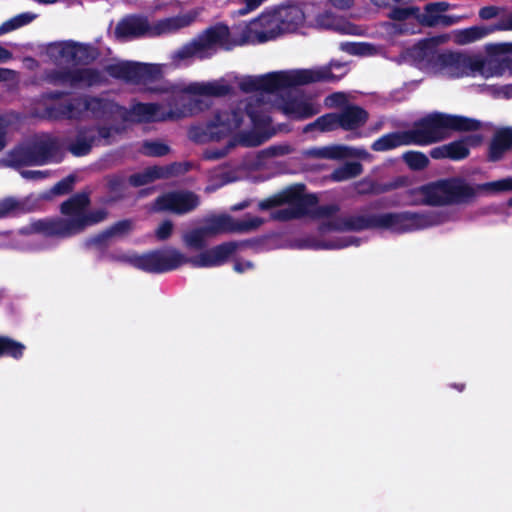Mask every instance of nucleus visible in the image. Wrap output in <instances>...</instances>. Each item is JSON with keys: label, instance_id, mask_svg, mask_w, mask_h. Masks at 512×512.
<instances>
[{"label": "nucleus", "instance_id": "44", "mask_svg": "<svg viewBox=\"0 0 512 512\" xmlns=\"http://www.w3.org/2000/svg\"><path fill=\"white\" fill-rule=\"evenodd\" d=\"M36 18V15L30 12H24L16 15L12 19L4 22L0 26V34L10 32L31 23Z\"/></svg>", "mask_w": 512, "mask_h": 512}, {"label": "nucleus", "instance_id": "2", "mask_svg": "<svg viewBox=\"0 0 512 512\" xmlns=\"http://www.w3.org/2000/svg\"><path fill=\"white\" fill-rule=\"evenodd\" d=\"M507 191H512V177L472 185L465 178L456 176L409 189L407 194L412 198L410 205L450 206L471 204L481 192Z\"/></svg>", "mask_w": 512, "mask_h": 512}, {"label": "nucleus", "instance_id": "18", "mask_svg": "<svg viewBox=\"0 0 512 512\" xmlns=\"http://www.w3.org/2000/svg\"><path fill=\"white\" fill-rule=\"evenodd\" d=\"M254 240H246L241 245L252 246ZM240 243L236 241L223 242L216 245L198 256L187 257V263L193 267H217L223 265L236 252Z\"/></svg>", "mask_w": 512, "mask_h": 512}, {"label": "nucleus", "instance_id": "28", "mask_svg": "<svg viewBox=\"0 0 512 512\" xmlns=\"http://www.w3.org/2000/svg\"><path fill=\"white\" fill-rule=\"evenodd\" d=\"M512 148V129L503 128L498 130L488 147V161L497 162L504 154Z\"/></svg>", "mask_w": 512, "mask_h": 512}, {"label": "nucleus", "instance_id": "35", "mask_svg": "<svg viewBox=\"0 0 512 512\" xmlns=\"http://www.w3.org/2000/svg\"><path fill=\"white\" fill-rule=\"evenodd\" d=\"M105 179L106 189L109 194L107 202L113 203L122 200L125 196L126 179L118 174L108 175Z\"/></svg>", "mask_w": 512, "mask_h": 512}, {"label": "nucleus", "instance_id": "11", "mask_svg": "<svg viewBox=\"0 0 512 512\" xmlns=\"http://www.w3.org/2000/svg\"><path fill=\"white\" fill-rule=\"evenodd\" d=\"M443 223L438 212H388L381 214V229H389L398 234L423 230Z\"/></svg>", "mask_w": 512, "mask_h": 512}, {"label": "nucleus", "instance_id": "58", "mask_svg": "<svg viewBox=\"0 0 512 512\" xmlns=\"http://www.w3.org/2000/svg\"><path fill=\"white\" fill-rule=\"evenodd\" d=\"M370 48L366 43H345L342 44V49L351 55H365L366 51Z\"/></svg>", "mask_w": 512, "mask_h": 512}, {"label": "nucleus", "instance_id": "32", "mask_svg": "<svg viewBox=\"0 0 512 512\" xmlns=\"http://www.w3.org/2000/svg\"><path fill=\"white\" fill-rule=\"evenodd\" d=\"M399 186L400 181L398 179L392 182L380 183L373 179L364 178L356 183L355 190L359 195H380L392 191Z\"/></svg>", "mask_w": 512, "mask_h": 512}, {"label": "nucleus", "instance_id": "62", "mask_svg": "<svg viewBox=\"0 0 512 512\" xmlns=\"http://www.w3.org/2000/svg\"><path fill=\"white\" fill-rule=\"evenodd\" d=\"M496 29L502 31L512 30V11L506 16L498 20L496 23Z\"/></svg>", "mask_w": 512, "mask_h": 512}, {"label": "nucleus", "instance_id": "16", "mask_svg": "<svg viewBox=\"0 0 512 512\" xmlns=\"http://www.w3.org/2000/svg\"><path fill=\"white\" fill-rule=\"evenodd\" d=\"M369 229H381V214L336 217L325 222H322L319 226V230L322 233L331 231L360 232Z\"/></svg>", "mask_w": 512, "mask_h": 512}, {"label": "nucleus", "instance_id": "37", "mask_svg": "<svg viewBox=\"0 0 512 512\" xmlns=\"http://www.w3.org/2000/svg\"><path fill=\"white\" fill-rule=\"evenodd\" d=\"M301 85H307L316 82H336L340 77L336 76L329 69L314 71L310 69H299Z\"/></svg>", "mask_w": 512, "mask_h": 512}, {"label": "nucleus", "instance_id": "27", "mask_svg": "<svg viewBox=\"0 0 512 512\" xmlns=\"http://www.w3.org/2000/svg\"><path fill=\"white\" fill-rule=\"evenodd\" d=\"M338 113L339 126L345 131H354L364 126L368 121V112L355 104L345 106Z\"/></svg>", "mask_w": 512, "mask_h": 512}, {"label": "nucleus", "instance_id": "54", "mask_svg": "<svg viewBox=\"0 0 512 512\" xmlns=\"http://www.w3.org/2000/svg\"><path fill=\"white\" fill-rule=\"evenodd\" d=\"M133 229V222L130 219H123L115 222L110 227L107 228L108 234L110 237L116 236H125L129 234Z\"/></svg>", "mask_w": 512, "mask_h": 512}, {"label": "nucleus", "instance_id": "51", "mask_svg": "<svg viewBox=\"0 0 512 512\" xmlns=\"http://www.w3.org/2000/svg\"><path fill=\"white\" fill-rule=\"evenodd\" d=\"M317 124L320 125V132H330L339 129L338 113L331 112L318 117Z\"/></svg>", "mask_w": 512, "mask_h": 512}, {"label": "nucleus", "instance_id": "17", "mask_svg": "<svg viewBox=\"0 0 512 512\" xmlns=\"http://www.w3.org/2000/svg\"><path fill=\"white\" fill-rule=\"evenodd\" d=\"M200 205V197L189 190L171 191L160 195L155 200L158 211H169L184 215L195 210Z\"/></svg>", "mask_w": 512, "mask_h": 512}, {"label": "nucleus", "instance_id": "29", "mask_svg": "<svg viewBox=\"0 0 512 512\" xmlns=\"http://www.w3.org/2000/svg\"><path fill=\"white\" fill-rule=\"evenodd\" d=\"M491 52L500 58L497 63L493 61L488 63L490 75H501L506 70L512 72V43L495 44L491 47Z\"/></svg>", "mask_w": 512, "mask_h": 512}, {"label": "nucleus", "instance_id": "64", "mask_svg": "<svg viewBox=\"0 0 512 512\" xmlns=\"http://www.w3.org/2000/svg\"><path fill=\"white\" fill-rule=\"evenodd\" d=\"M69 92L67 91H61V90H54V91H48L44 93L43 98L46 100L56 101L63 99L64 97L68 96Z\"/></svg>", "mask_w": 512, "mask_h": 512}, {"label": "nucleus", "instance_id": "52", "mask_svg": "<svg viewBox=\"0 0 512 512\" xmlns=\"http://www.w3.org/2000/svg\"><path fill=\"white\" fill-rule=\"evenodd\" d=\"M232 87L225 83V81H211L207 82V96L211 97H224L231 93Z\"/></svg>", "mask_w": 512, "mask_h": 512}, {"label": "nucleus", "instance_id": "12", "mask_svg": "<svg viewBox=\"0 0 512 512\" xmlns=\"http://www.w3.org/2000/svg\"><path fill=\"white\" fill-rule=\"evenodd\" d=\"M105 71L114 79L134 85L155 82L162 76L157 65L133 61L109 64L105 67Z\"/></svg>", "mask_w": 512, "mask_h": 512}, {"label": "nucleus", "instance_id": "50", "mask_svg": "<svg viewBox=\"0 0 512 512\" xmlns=\"http://www.w3.org/2000/svg\"><path fill=\"white\" fill-rule=\"evenodd\" d=\"M322 156L328 159H344L355 156V153L353 148L342 145H335L324 148L322 151Z\"/></svg>", "mask_w": 512, "mask_h": 512}, {"label": "nucleus", "instance_id": "9", "mask_svg": "<svg viewBox=\"0 0 512 512\" xmlns=\"http://www.w3.org/2000/svg\"><path fill=\"white\" fill-rule=\"evenodd\" d=\"M58 149L56 140L50 138L24 142L13 147L5 161L7 166L14 169L40 166L51 162Z\"/></svg>", "mask_w": 512, "mask_h": 512}, {"label": "nucleus", "instance_id": "33", "mask_svg": "<svg viewBox=\"0 0 512 512\" xmlns=\"http://www.w3.org/2000/svg\"><path fill=\"white\" fill-rule=\"evenodd\" d=\"M259 100L246 103L244 109L240 107L229 109V111H240L243 118L248 116L254 129H265L270 124V118L264 114ZM228 111V109H226Z\"/></svg>", "mask_w": 512, "mask_h": 512}, {"label": "nucleus", "instance_id": "46", "mask_svg": "<svg viewBox=\"0 0 512 512\" xmlns=\"http://www.w3.org/2000/svg\"><path fill=\"white\" fill-rule=\"evenodd\" d=\"M339 206L336 204H327V205H320L317 204L315 206H308V214L306 216H309L313 219H321V218H330L333 215H335L339 211Z\"/></svg>", "mask_w": 512, "mask_h": 512}, {"label": "nucleus", "instance_id": "47", "mask_svg": "<svg viewBox=\"0 0 512 512\" xmlns=\"http://www.w3.org/2000/svg\"><path fill=\"white\" fill-rule=\"evenodd\" d=\"M170 152V147L159 141H145L142 146V153L148 157H162Z\"/></svg>", "mask_w": 512, "mask_h": 512}, {"label": "nucleus", "instance_id": "61", "mask_svg": "<svg viewBox=\"0 0 512 512\" xmlns=\"http://www.w3.org/2000/svg\"><path fill=\"white\" fill-rule=\"evenodd\" d=\"M21 176L28 180H40L46 178L48 176V172L40 170H23L21 171Z\"/></svg>", "mask_w": 512, "mask_h": 512}, {"label": "nucleus", "instance_id": "8", "mask_svg": "<svg viewBox=\"0 0 512 512\" xmlns=\"http://www.w3.org/2000/svg\"><path fill=\"white\" fill-rule=\"evenodd\" d=\"M240 111L217 110L213 118L205 125H192L188 137L195 143L220 141L238 130L243 123Z\"/></svg>", "mask_w": 512, "mask_h": 512}, {"label": "nucleus", "instance_id": "31", "mask_svg": "<svg viewBox=\"0 0 512 512\" xmlns=\"http://www.w3.org/2000/svg\"><path fill=\"white\" fill-rule=\"evenodd\" d=\"M105 82V77L97 68L82 67L72 69V87H94Z\"/></svg>", "mask_w": 512, "mask_h": 512}, {"label": "nucleus", "instance_id": "48", "mask_svg": "<svg viewBox=\"0 0 512 512\" xmlns=\"http://www.w3.org/2000/svg\"><path fill=\"white\" fill-rule=\"evenodd\" d=\"M209 236L204 230V226L193 229L184 236V241L187 246L194 249H202L205 247V237Z\"/></svg>", "mask_w": 512, "mask_h": 512}, {"label": "nucleus", "instance_id": "15", "mask_svg": "<svg viewBox=\"0 0 512 512\" xmlns=\"http://www.w3.org/2000/svg\"><path fill=\"white\" fill-rule=\"evenodd\" d=\"M264 220L253 216L236 220L229 214L213 215L206 220L204 230L209 236L231 233H248L257 230Z\"/></svg>", "mask_w": 512, "mask_h": 512}, {"label": "nucleus", "instance_id": "10", "mask_svg": "<svg viewBox=\"0 0 512 512\" xmlns=\"http://www.w3.org/2000/svg\"><path fill=\"white\" fill-rule=\"evenodd\" d=\"M134 268L150 274H163L187 264V256L176 248L154 249L125 258Z\"/></svg>", "mask_w": 512, "mask_h": 512}, {"label": "nucleus", "instance_id": "14", "mask_svg": "<svg viewBox=\"0 0 512 512\" xmlns=\"http://www.w3.org/2000/svg\"><path fill=\"white\" fill-rule=\"evenodd\" d=\"M434 65L450 78H461L469 75L470 71H480L485 74V63L473 61L470 57L458 52H443L435 56Z\"/></svg>", "mask_w": 512, "mask_h": 512}, {"label": "nucleus", "instance_id": "5", "mask_svg": "<svg viewBox=\"0 0 512 512\" xmlns=\"http://www.w3.org/2000/svg\"><path fill=\"white\" fill-rule=\"evenodd\" d=\"M204 110L203 101L187 97L181 91L166 92L162 103L134 104L130 109L133 120L138 123L179 120Z\"/></svg>", "mask_w": 512, "mask_h": 512}, {"label": "nucleus", "instance_id": "38", "mask_svg": "<svg viewBox=\"0 0 512 512\" xmlns=\"http://www.w3.org/2000/svg\"><path fill=\"white\" fill-rule=\"evenodd\" d=\"M363 172V166L360 162H346L344 165L336 168L330 175V179L335 182H342L359 176Z\"/></svg>", "mask_w": 512, "mask_h": 512}, {"label": "nucleus", "instance_id": "41", "mask_svg": "<svg viewBox=\"0 0 512 512\" xmlns=\"http://www.w3.org/2000/svg\"><path fill=\"white\" fill-rule=\"evenodd\" d=\"M402 160L412 171H422L430 164L428 156L421 151H406L402 154Z\"/></svg>", "mask_w": 512, "mask_h": 512}, {"label": "nucleus", "instance_id": "60", "mask_svg": "<svg viewBox=\"0 0 512 512\" xmlns=\"http://www.w3.org/2000/svg\"><path fill=\"white\" fill-rule=\"evenodd\" d=\"M500 8L496 6H485L479 10V17L483 20H490L499 15Z\"/></svg>", "mask_w": 512, "mask_h": 512}, {"label": "nucleus", "instance_id": "30", "mask_svg": "<svg viewBox=\"0 0 512 512\" xmlns=\"http://www.w3.org/2000/svg\"><path fill=\"white\" fill-rule=\"evenodd\" d=\"M412 145L407 130L390 132L382 135L380 138L375 140L371 149L373 151L382 152L395 149L400 146Z\"/></svg>", "mask_w": 512, "mask_h": 512}, {"label": "nucleus", "instance_id": "56", "mask_svg": "<svg viewBox=\"0 0 512 512\" xmlns=\"http://www.w3.org/2000/svg\"><path fill=\"white\" fill-rule=\"evenodd\" d=\"M75 183V176L68 175L67 177L58 181L52 188V192L56 195L68 194L73 190Z\"/></svg>", "mask_w": 512, "mask_h": 512}, {"label": "nucleus", "instance_id": "45", "mask_svg": "<svg viewBox=\"0 0 512 512\" xmlns=\"http://www.w3.org/2000/svg\"><path fill=\"white\" fill-rule=\"evenodd\" d=\"M24 211V204L14 197H5L0 200V219Z\"/></svg>", "mask_w": 512, "mask_h": 512}, {"label": "nucleus", "instance_id": "34", "mask_svg": "<svg viewBox=\"0 0 512 512\" xmlns=\"http://www.w3.org/2000/svg\"><path fill=\"white\" fill-rule=\"evenodd\" d=\"M449 8L447 2H431L424 7V12L418 15V21L426 27L439 25V19L443 12Z\"/></svg>", "mask_w": 512, "mask_h": 512}, {"label": "nucleus", "instance_id": "20", "mask_svg": "<svg viewBox=\"0 0 512 512\" xmlns=\"http://www.w3.org/2000/svg\"><path fill=\"white\" fill-rule=\"evenodd\" d=\"M482 141L481 135H471L465 139H459L450 143L434 147L429 155L432 159H449L452 161H461L470 154L469 145H477Z\"/></svg>", "mask_w": 512, "mask_h": 512}, {"label": "nucleus", "instance_id": "19", "mask_svg": "<svg viewBox=\"0 0 512 512\" xmlns=\"http://www.w3.org/2000/svg\"><path fill=\"white\" fill-rule=\"evenodd\" d=\"M114 34L118 39H136L145 36L155 37L154 24L144 15L131 14L122 18L116 25Z\"/></svg>", "mask_w": 512, "mask_h": 512}, {"label": "nucleus", "instance_id": "26", "mask_svg": "<svg viewBox=\"0 0 512 512\" xmlns=\"http://www.w3.org/2000/svg\"><path fill=\"white\" fill-rule=\"evenodd\" d=\"M199 13L191 10L183 14L158 20L154 23V34L158 36L162 34L174 33L182 28L189 27L195 22Z\"/></svg>", "mask_w": 512, "mask_h": 512}, {"label": "nucleus", "instance_id": "49", "mask_svg": "<svg viewBox=\"0 0 512 512\" xmlns=\"http://www.w3.org/2000/svg\"><path fill=\"white\" fill-rule=\"evenodd\" d=\"M419 8L410 6V7H398L395 6L391 9L388 14V17L394 21H404L411 17L418 20Z\"/></svg>", "mask_w": 512, "mask_h": 512}, {"label": "nucleus", "instance_id": "59", "mask_svg": "<svg viewBox=\"0 0 512 512\" xmlns=\"http://www.w3.org/2000/svg\"><path fill=\"white\" fill-rule=\"evenodd\" d=\"M110 238L111 237L108 234L107 229H105L104 231L98 233L97 235L89 238L87 241V245H93L100 249H103L107 247V242Z\"/></svg>", "mask_w": 512, "mask_h": 512}, {"label": "nucleus", "instance_id": "43", "mask_svg": "<svg viewBox=\"0 0 512 512\" xmlns=\"http://www.w3.org/2000/svg\"><path fill=\"white\" fill-rule=\"evenodd\" d=\"M270 135L264 132H241L236 135V141L244 147H257L266 142Z\"/></svg>", "mask_w": 512, "mask_h": 512}, {"label": "nucleus", "instance_id": "13", "mask_svg": "<svg viewBox=\"0 0 512 512\" xmlns=\"http://www.w3.org/2000/svg\"><path fill=\"white\" fill-rule=\"evenodd\" d=\"M49 52L56 58L63 59L75 65L88 66L97 61L101 50L93 43L65 40L49 45Z\"/></svg>", "mask_w": 512, "mask_h": 512}, {"label": "nucleus", "instance_id": "42", "mask_svg": "<svg viewBox=\"0 0 512 512\" xmlns=\"http://www.w3.org/2000/svg\"><path fill=\"white\" fill-rule=\"evenodd\" d=\"M494 31H500L499 29H496V23L489 26V27H480V26H473L467 29H464L461 31L460 34V42L461 43H470L474 42L476 40H479L486 35H488L491 32Z\"/></svg>", "mask_w": 512, "mask_h": 512}, {"label": "nucleus", "instance_id": "1", "mask_svg": "<svg viewBox=\"0 0 512 512\" xmlns=\"http://www.w3.org/2000/svg\"><path fill=\"white\" fill-rule=\"evenodd\" d=\"M91 200L86 192H78L63 201L60 213L64 217H48L32 221L21 234H40L46 238L67 239L107 218L105 209L88 210Z\"/></svg>", "mask_w": 512, "mask_h": 512}, {"label": "nucleus", "instance_id": "4", "mask_svg": "<svg viewBox=\"0 0 512 512\" xmlns=\"http://www.w3.org/2000/svg\"><path fill=\"white\" fill-rule=\"evenodd\" d=\"M481 128V121L475 118L432 112L415 121L407 131L412 145L426 146L447 139L452 131L475 132Z\"/></svg>", "mask_w": 512, "mask_h": 512}, {"label": "nucleus", "instance_id": "53", "mask_svg": "<svg viewBox=\"0 0 512 512\" xmlns=\"http://www.w3.org/2000/svg\"><path fill=\"white\" fill-rule=\"evenodd\" d=\"M159 173L163 174L161 179H168L172 176L183 174L189 170L188 163L174 162L166 166H158Z\"/></svg>", "mask_w": 512, "mask_h": 512}, {"label": "nucleus", "instance_id": "22", "mask_svg": "<svg viewBox=\"0 0 512 512\" xmlns=\"http://www.w3.org/2000/svg\"><path fill=\"white\" fill-rule=\"evenodd\" d=\"M277 108L290 119L305 120L319 113V108L301 96H292L290 93L281 95Z\"/></svg>", "mask_w": 512, "mask_h": 512}, {"label": "nucleus", "instance_id": "21", "mask_svg": "<svg viewBox=\"0 0 512 512\" xmlns=\"http://www.w3.org/2000/svg\"><path fill=\"white\" fill-rule=\"evenodd\" d=\"M85 94H79L64 102L46 108L48 116L55 120H83L86 117Z\"/></svg>", "mask_w": 512, "mask_h": 512}, {"label": "nucleus", "instance_id": "24", "mask_svg": "<svg viewBox=\"0 0 512 512\" xmlns=\"http://www.w3.org/2000/svg\"><path fill=\"white\" fill-rule=\"evenodd\" d=\"M97 141L94 126H80L76 130L75 139L67 146V150L75 157L88 155Z\"/></svg>", "mask_w": 512, "mask_h": 512}, {"label": "nucleus", "instance_id": "6", "mask_svg": "<svg viewBox=\"0 0 512 512\" xmlns=\"http://www.w3.org/2000/svg\"><path fill=\"white\" fill-rule=\"evenodd\" d=\"M306 186L304 184H294L286 187L280 192L261 200L258 208L262 211L288 204V208H283L272 212L271 217L277 221H290L306 217L307 207L318 204V197L315 194H305Z\"/></svg>", "mask_w": 512, "mask_h": 512}, {"label": "nucleus", "instance_id": "40", "mask_svg": "<svg viewBox=\"0 0 512 512\" xmlns=\"http://www.w3.org/2000/svg\"><path fill=\"white\" fill-rule=\"evenodd\" d=\"M158 166L147 167L143 172L134 173L129 176L128 182L133 187H141L155 180L161 179L163 174L159 173Z\"/></svg>", "mask_w": 512, "mask_h": 512}, {"label": "nucleus", "instance_id": "63", "mask_svg": "<svg viewBox=\"0 0 512 512\" xmlns=\"http://www.w3.org/2000/svg\"><path fill=\"white\" fill-rule=\"evenodd\" d=\"M188 92L196 95L207 96V82L191 84L188 87Z\"/></svg>", "mask_w": 512, "mask_h": 512}, {"label": "nucleus", "instance_id": "23", "mask_svg": "<svg viewBox=\"0 0 512 512\" xmlns=\"http://www.w3.org/2000/svg\"><path fill=\"white\" fill-rule=\"evenodd\" d=\"M261 91L274 93L283 89L301 86L300 70L276 71L261 75Z\"/></svg>", "mask_w": 512, "mask_h": 512}, {"label": "nucleus", "instance_id": "36", "mask_svg": "<svg viewBox=\"0 0 512 512\" xmlns=\"http://www.w3.org/2000/svg\"><path fill=\"white\" fill-rule=\"evenodd\" d=\"M26 350V346L9 336L0 335V358L10 357L14 360H20Z\"/></svg>", "mask_w": 512, "mask_h": 512}, {"label": "nucleus", "instance_id": "7", "mask_svg": "<svg viewBox=\"0 0 512 512\" xmlns=\"http://www.w3.org/2000/svg\"><path fill=\"white\" fill-rule=\"evenodd\" d=\"M304 13L296 5L280 8L271 16H263L259 24L262 30L253 28V36L256 44H262L275 40L285 33L295 32L304 22Z\"/></svg>", "mask_w": 512, "mask_h": 512}, {"label": "nucleus", "instance_id": "39", "mask_svg": "<svg viewBox=\"0 0 512 512\" xmlns=\"http://www.w3.org/2000/svg\"><path fill=\"white\" fill-rule=\"evenodd\" d=\"M43 81L46 83L59 86V85H69L72 87V69L71 68H61V69H50L46 70L43 74Z\"/></svg>", "mask_w": 512, "mask_h": 512}, {"label": "nucleus", "instance_id": "25", "mask_svg": "<svg viewBox=\"0 0 512 512\" xmlns=\"http://www.w3.org/2000/svg\"><path fill=\"white\" fill-rule=\"evenodd\" d=\"M83 107L86 114L90 113L96 119L111 117L121 109V106L111 99L89 94H85V106Z\"/></svg>", "mask_w": 512, "mask_h": 512}, {"label": "nucleus", "instance_id": "57", "mask_svg": "<svg viewBox=\"0 0 512 512\" xmlns=\"http://www.w3.org/2000/svg\"><path fill=\"white\" fill-rule=\"evenodd\" d=\"M173 232V223L170 220L163 221L155 231V236L159 241L169 239Z\"/></svg>", "mask_w": 512, "mask_h": 512}, {"label": "nucleus", "instance_id": "55", "mask_svg": "<svg viewBox=\"0 0 512 512\" xmlns=\"http://www.w3.org/2000/svg\"><path fill=\"white\" fill-rule=\"evenodd\" d=\"M261 75L246 76L239 82V89L244 93L261 91Z\"/></svg>", "mask_w": 512, "mask_h": 512}, {"label": "nucleus", "instance_id": "3", "mask_svg": "<svg viewBox=\"0 0 512 512\" xmlns=\"http://www.w3.org/2000/svg\"><path fill=\"white\" fill-rule=\"evenodd\" d=\"M253 27L246 26L238 38L232 37L229 26L224 22H217L208 26L197 34L190 42L184 44L175 53L180 60L197 57L208 59L219 50L231 51L237 46L256 44L254 40Z\"/></svg>", "mask_w": 512, "mask_h": 512}]
</instances>
